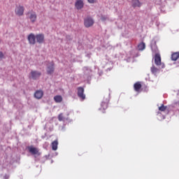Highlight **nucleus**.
I'll return each instance as SVG.
<instances>
[{"mask_svg": "<svg viewBox=\"0 0 179 179\" xmlns=\"http://www.w3.org/2000/svg\"><path fill=\"white\" fill-rule=\"evenodd\" d=\"M94 24V21L92 17H88L84 20V25L86 27H92Z\"/></svg>", "mask_w": 179, "mask_h": 179, "instance_id": "nucleus-6", "label": "nucleus"}, {"mask_svg": "<svg viewBox=\"0 0 179 179\" xmlns=\"http://www.w3.org/2000/svg\"><path fill=\"white\" fill-rule=\"evenodd\" d=\"M154 59L155 64V65H157V66H160V65H162V69L165 68L166 66L164 65V64L162 63V57H160V54H155Z\"/></svg>", "mask_w": 179, "mask_h": 179, "instance_id": "nucleus-3", "label": "nucleus"}, {"mask_svg": "<svg viewBox=\"0 0 179 179\" xmlns=\"http://www.w3.org/2000/svg\"><path fill=\"white\" fill-rule=\"evenodd\" d=\"M166 110H167V106H164V104H162L160 107H159V111H165Z\"/></svg>", "mask_w": 179, "mask_h": 179, "instance_id": "nucleus-20", "label": "nucleus"}, {"mask_svg": "<svg viewBox=\"0 0 179 179\" xmlns=\"http://www.w3.org/2000/svg\"><path fill=\"white\" fill-rule=\"evenodd\" d=\"M43 96H44V92H43V90H37L34 94V97L36 99H38V100H40V99H42Z\"/></svg>", "mask_w": 179, "mask_h": 179, "instance_id": "nucleus-9", "label": "nucleus"}, {"mask_svg": "<svg viewBox=\"0 0 179 179\" xmlns=\"http://www.w3.org/2000/svg\"><path fill=\"white\" fill-rule=\"evenodd\" d=\"M51 146H52V150H57V149H58V140L54 141L52 143Z\"/></svg>", "mask_w": 179, "mask_h": 179, "instance_id": "nucleus-16", "label": "nucleus"}, {"mask_svg": "<svg viewBox=\"0 0 179 179\" xmlns=\"http://www.w3.org/2000/svg\"><path fill=\"white\" fill-rule=\"evenodd\" d=\"M31 78L34 80H37L41 76V72L37 71H31L30 73Z\"/></svg>", "mask_w": 179, "mask_h": 179, "instance_id": "nucleus-7", "label": "nucleus"}, {"mask_svg": "<svg viewBox=\"0 0 179 179\" xmlns=\"http://www.w3.org/2000/svg\"><path fill=\"white\" fill-rule=\"evenodd\" d=\"M78 92L77 95L79 99H80L81 101H83L86 99V94H85V88L83 87H78L77 88Z\"/></svg>", "mask_w": 179, "mask_h": 179, "instance_id": "nucleus-2", "label": "nucleus"}, {"mask_svg": "<svg viewBox=\"0 0 179 179\" xmlns=\"http://www.w3.org/2000/svg\"><path fill=\"white\" fill-rule=\"evenodd\" d=\"M87 1L89 2V3H94V2H96V0H87Z\"/></svg>", "mask_w": 179, "mask_h": 179, "instance_id": "nucleus-23", "label": "nucleus"}, {"mask_svg": "<svg viewBox=\"0 0 179 179\" xmlns=\"http://www.w3.org/2000/svg\"><path fill=\"white\" fill-rule=\"evenodd\" d=\"M54 100L55 103H62V96L57 95L54 96Z\"/></svg>", "mask_w": 179, "mask_h": 179, "instance_id": "nucleus-17", "label": "nucleus"}, {"mask_svg": "<svg viewBox=\"0 0 179 179\" xmlns=\"http://www.w3.org/2000/svg\"><path fill=\"white\" fill-rule=\"evenodd\" d=\"M108 20V17L106 16V15H101V20L102 22H106V20Z\"/></svg>", "mask_w": 179, "mask_h": 179, "instance_id": "nucleus-21", "label": "nucleus"}, {"mask_svg": "<svg viewBox=\"0 0 179 179\" xmlns=\"http://www.w3.org/2000/svg\"><path fill=\"white\" fill-rule=\"evenodd\" d=\"M84 5H85V3H83V0H77L75 3V6H76V9H78V10H79L80 9H82V8H83Z\"/></svg>", "mask_w": 179, "mask_h": 179, "instance_id": "nucleus-8", "label": "nucleus"}, {"mask_svg": "<svg viewBox=\"0 0 179 179\" xmlns=\"http://www.w3.org/2000/svg\"><path fill=\"white\" fill-rule=\"evenodd\" d=\"M29 20L31 23H34L37 20V14H36V13H31L29 15Z\"/></svg>", "mask_w": 179, "mask_h": 179, "instance_id": "nucleus-12", "label": "nucleus"}, {"mask_svg": "<svg viewBox=\"0 0 179 179\" xmlns=\"http://www.w3.org/2000/svg\"><path fill=\"white\" fill-rule=\"evenodd\" d=\"M3 53L2 52H0V58L2 59L3 58Z\"/></svg>", "mask_w": 179, "mask_h": 179, "instance_id": "nucleus-24", "label": "nucleus"}, {"mask_svg": "<svg viewBox=\"0 0 179 179\" xmlns=\"http://www.w3.org/2000/svg\"><path fill=\"white\" fill-rule=\"evenodd\" d=\"M133 8H141L142 6V3L139 0H132Z\"/></svg>", "mask_w": 179, "mask_h": 179, "instance_id": "nucleus-11", "label": "nucleus"}, {"mask_svg": "<svg viewBox=\"0 0 179 179\" xmlns=\"http://www.w3.org/2000/svg\"><path fill=\"white\" fill-rule=\"evenodd\" d=\"M15 13L17 16H23L24 13V7L23 6H16Z\"/></svg>", "mask_w": 179, "mask_h": 179, "instance_id": "nucleus-4", "label": "nucleus"}, {"mask_svg": "<svg viewBox=\"0 0 179 179\" xmlns=\"http://www.w3.org/2000/svg\"><path fill=\"white\" fill-rule=\"evenodd\" d=\"M48 75H52L54 73V63H52L47 69Z\"/></svg>", "mask_w": 179, "mask_h": 179, "instance_id": "nucleus-13", "label": "nucleus"}, {"mask_svg": "<svg viewBox=\"0 0 179 179\" xmlns=\"http://www.w3.org/2000/svg\"><path fill=\"white\" fill-rule=\"evenodd\" d=\"M150 69L153 75H156L160 72V70L157 69L155 65H152Z\"/></svg>", "mask_w": 179, "mask_h": 179, "instance_id": "nucleus-14", "label": "nucleus"}, {"mask_svg": "<svg viewBox=\"0 0 179 179\" xmlns=\"http://www.w3.org/2000/svg\"><path fill=\"white\" fill-rule=\"evenodd\" d=\"M58 120L59 121H64V114L63 113H60L58 115Z\"/></svg>", "mask_w": 179, "mask_h": 179, "instance_id": "nucleus-22", "label": "nucleus"}, {"mask_svg": "<svg viewBox=\"0 0 179 179\" xmlns=\"http://www.w3.org/2000/svg\"><path fill=\"white\" fill-rule=\"evenodd\" d=\"M28 150L29 153L34 155V156H40V155H41V152H40L38 148L34 147L33 145L28 147Z\"/></svg>", "mask_w": 179, "mask_h": 179, "instance_id": "nucleus-5", "label": "nucleus"}, {"mask_svg": "<svg viewBox=\"0 0 179 179\" xmlns=\"http://www.w3.org/2000/svg\"><path fill=\"white\" fill-rule=\"evenodd\" d=\"M157 51V50H155V52H156Z\"/></svg>", "mask_w": 179, "mask_h": 179, "instance_id": "nucleus-25", "label": "nucleus"}, {"mask_svg": "<svg viewBox=\"0 0 179 179\" xmlns=\"http://www.w3.org/2000/svg\"><path fill=\"white\" fill-rule=\"evenodd\" d=\"M138 51H143L146 48V45L145 43L142 42L138 45Z\"/></svg>", "mask_w": 179, "mask_h": 179, "instance_id": "nucleus-18", "label": "nucleus"}, {"mask_svg": "<svg viewBox=\"0 0 179 179\" xmlns=\"http://www.w3.org/2000/svg\"><path fill=\"white\" fill-rule=\"evenodd\" d=\"M179 59V52H173L171 55L172 61H177Z\"/></svg>", "mask_w": 179, "mask_h": 179, "instance_id": "nucleus-15", "label": "nucleus"}, {"mask_svg": "<svg viewBox=\"0 0 179 179\" xmlns=\"http://www.w3.org/2000/svg\"><path fill=\"white\" fill-rule=\"evenodd\" d=\"M44 38L45 37L43 34H38L36 35H34V34H30L27 37L29 43L31 45H34V44H36V43H38V44H43V43H44Z\"/></svg>", "mask_w": 179, "mask_h": 179, "instance_id": "nucleus-1", "label": "nucleus"}, {"mask_svg": "<svg viewBox=\"0 0 179 179\" xmlns=\"http://www.w3.org/2000/svg\"><path fill=\"white\" fill-rule=\"evenodd\" d=\"M101 106V109L102 108V110H107V108L108 107V101H102Z\"/></svg>", "mask_w": 179, "mask_h": 179, "instance_id": "nucleus-19", "label": "nucleus"}, {"mask_svg": "<svg viewBox=\"0 0 179 179\" xmlns=\"http://www.w3.org/2000/svg\"><path fill=\"white\" fill-rule=\"evenodd\" d=\"M0 43H1V40H0Z\"/></svg>", "mask_w": 179, "mask_h": 179, "instance_id": "nucleus-26", "label": "nucleus"}, {"mask_svg": "<svg viewBox=\"0 0 179 179\" xmlns=\"http://www.w3.org/2000/svg\"><path fill=\"white\" fill-rule=\"evenodd\" d=\"M134 89L135 92H141V89H142V84H141V82H136L134 85Z\"/></svg>", "mask_w": 179, "mask_h": 179, "instance_id": "nucleus-10", "label": "nucleus"}]
</instances>
